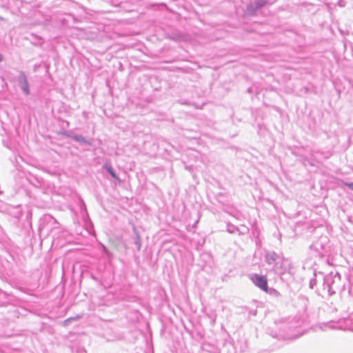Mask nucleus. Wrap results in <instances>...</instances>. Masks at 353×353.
<instances>
[{"mask_svg":"<svg viewBox=\"0 0 353 353\" xmlns=\"http://www.w3.org/2000/svg\"><path fill=\"white\" fill-rule=\"evenodd\" d=\"M252 280L254 282V283L256 286H258L259 288H261V290H263V291H265L266 292H268V281H267V279L265 276H261L259 274H255L252 278Z\"/></svg>","mask_w":353,"mask_h":353,"instance_id":"1","label":"nucleus"},{"mask_svg":"<svg viewBox=\"0 0 353 353\" xmlns=\"http://www.w3.org/2000/svg\"><path fill=\"white\" fill-rule=\"evenodd\" d=\"M19 81L20 83V86L22 88V90H23V92L26 94H28L30 92L29 88H28V83L26 77L23 74H21L19 77Z\"/></svg>","mask_w":353,"mask_h":353,"instance_id":"2","label":"nucleus"},{"mask_svg":"<svg viewBox=\"0 0 353 353\" xmlns=\"http://www.w3.org/2000/svg\"><path fill=\"white\" fill-rule=\"evenodd\" d=\"M107 170L110 173V174L112 175V177L117 179V176H116V174L115 172L113 171V170L112 169V168L110 166H107Z\"/></svg>","mask_w":353,"mask_h":353,"instance_id":"3","label":"nucleus"},{"mask_svg":"<svg viewBox=\"0 0 353 353\" xmlns=\"http://www.w3.org/2000/svg\"><path fill=\"white\" fill-rule=\"evenodd\" d=\"M347 186H348L350 189L353 190V183H345Z\"/></svg>","mask_w":353,"mask_h":353,"instance_id":"4","label":"nucleus"},{"mask_svg":"<svg viewBox=\"0 0 353 353\" xmlns=\"http://www.w3.org/2000/svg\"><path fill=\"white\" fill-rule=\"evenodd\" d=\"M3 61V56L0 54V62Z\"/></svg>","mask_w":353,"mask_h":353,"instance_id":"5","label":"nucleus"}]
</instances>
